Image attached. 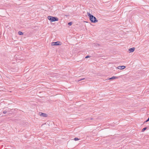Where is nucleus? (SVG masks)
I'll return each mask as SVG.
<instances>
[{
	"label": "nucleus",
	"mask_w": 149,
	"mask_h": 149,
	"mask_svg": "<svg viewBox=\"0 0 149 149\" xmlns=\"http://www.w3.org/2000/svg\"><path fill=\"white\" fill-rule=\"evenodd\" d=\"M87 15L89 17L90 20L91 22L96 23L98 22L96 18L89 13L88 12Z\"/></svg>",
	"instance_id": "f257e3e1"
},
{
	"label": "nucleus",
	"mask_w": 149,
	"mask_h": 149,
	"mask_svg": "<svg viewBox=\"0 0 149 149\" xmlns=\"http://www.w3.org/2000/svg\"><path fill=\"white\" fill-rule=\"evenodd\" d=\"M47 18L51 22L58 21V19L57 17L51 16H48Z\"/></svg>",
	"instance_id": "f03ea898"
},
{
	"label": "nucleus",
	"mask_w": 149,
	"mask_h": 149,
	"mask_svg": "<svg viewBox=\"0 0 149 149\" xmlns=\"http://www.w3.org/2000/svg\"><path fill=\"white\" fill-rule=\"evenodd\" d=\"M39 115L41 116L44 117H47V114L46 113H43L41 112H40L39 113Z\"/></svg>",
	"instance_id": "7ed1b4c3"
},
{
	"label": "nucleus",
	"mask_w": 149,
	"mask_h": 149,
	"mask_svg": "<svg viewBox=\"0 0 149 149\" xmlns=\"http://www.w3.org/2000/svg\"><path fill=\"white\" fill-rule=\"evenodd\" d=\"M125 66H118L117 67V68L119 69L122 70L125 69Z\"/></svg>",
	"instance_id": "20e7f679"
},
{
	"label": "nucleus",
	"mask_w": 149,
	"mask_h": 149,
	"mask_svg": "<svg viewBox=\"0 0 149 149\" xmlns=\"http://www.w3.org/2000/svg\"><path fill=\"white\" fill-rule=\"evenodd\" d=\"M135 49L134 47L131 48L129 49V51H130V52H132L134 51Z\"/></svg>",
	"instance_id": "39448f33"
},
{
	"label": "nucleus",
	"mask_w": 149,
	"mask_h": 149,
	"mask_svg": "<svg viewBox=\"0 0 149 149\" xmlns=\"http://www.w3.org/2000/svg\"><path fill=\"white\" fill-rule=\"evenodd\" d=\"M60 42L59 41H57L56 42H54V45H60L61 44H60Z\"/></svg>",
	"instance_id": "423d86ee"
},
{
	"label": "nucleus",
	"mask_w": 149,
	"mask_h": 149,
	"mask_svg": "<svg viewBox=\"0 0 149 149\" xmlns=\"http://www.w3.org/2000/svg\"><path fill=\"white\" fill-rule=\"evenodd\" d=\"M118 78V77H116L113 76L112 77L109 78V79L110 80H113Z\"/></svg>",
	"instance_id": "0eeeda50"
},
{
	"label": "nucleus",
	"mask_w": 149,
	"mask_h": 149,
	"mask_svg": "<svg viewBox=\"0 0 149 149\" xmlns=\"http://www.w3.org/2000/svg\"><path fill=\"white\" fill-rule=\"evenodd\" d=\"M10 109H8V110H5V111H4L3 112V113L4 114H6L8 112H9L10 111Z\"/></svg>",
	"instance_id": "6e6552de"
},
{
	"label": "nucleus",
	"mask_w": 149,
	"mask_h": 149,
	"mask_svg": "<svg viewBox=\"0 0 149 149\" xmlns=\"http://www.w3.org/2000/svg\"><path fill=\"white\" fill-rule=\"evenodd\" d=\"M18 34L19 35H22L23 34V33L20 31H19L18 32Z\"/></svg>",
	"instance_id": "1a4fd4ad"
},
{
	"label": "nucleus",
	"mask_w": 149,
	"mask_h": 149,
	"mask_svg": "<svg viewBox=\"0 0 149 149\" xmlns=\"http://www.w3.org/2000/svg\"><path fill=\"white\" fill-rule=\"evenodd\" d=\"M147 128L146 127L144 128H143L142 129V132H144L145 130L147 129Z\"/></svg>",
	"instance_id": "9d476101"
},
{
	"label": "nucleus",
	"mask_w": 149,
	"mask_h": 149,
	"mask_svg": "<svg viewBox=\"0 0 149 149\" xmlns=\"http://www.w3.org/2000/svg\"><path fill=\"white\" fill-rule=\"evenodd\" d=\"M72 22H69L68 23V25H69L70 26L72 25Z\"/></svg>",
	"instance_id": "9b49d317"
},
{
	"label": "nucleus",
	"mask_w": 149,
	"mask_h": 149,
	"mask_svg": "<svg viewBox=\"0 0 149 149\" xmlns=\"http://www.w3.org/2000/svg\"><path fill=\"white\" fill-rule=\"evenodd\" d=\"M75 141H77L79 140V139L78 138H75L74 139Z\"/></svg>",
	"instance_id": "f8f14e48"
},
{
	"label": "nucleus",
	"mask_w": 149,
	"mask_h": 149,
	"mask_svg": "<svg viewBox=\"0 0 149 149\" xmlns=\"http://www.w3.org/2000/svg\"><path fill=\"white\" fill-rule=\"evenodd\" d=\"M51 45L52 46H54V45H54V42H52L51 43Z\"/></svg>",
	"instance_id": "ddd939ff"
},
{
	"label": "nucleus",
	"mask_w": 149,
	"mask_h": 149,
	"mask_svg": "<svg viewBox=\"0 0 149 149\" xmlns=\"http://www.w3.org/2000/svg\"><path fill=\"white\" fill-rule=\"evenodd\" d=\"M85 79V78H82V79H79V80H78V81H81V80H84Z\"/></svg>",
	"instance_id": "4468645a"
},
{
	"label": "nucleus",
	"mask_w": 149,
	"mask_h": 149,
	"mask_svg": "<svg viewBox=\"0 0 149 149\" xmlns=\"http://www.w3.org/2000/svg\"><path fill=\"white\" fill-rule=\"evenodd\" d=\"M92 119H93L91 117V118H88V120H92Z\"/></svg>",
	"instance_id": "2eb2a0df"
},
{
	"label": "nucleus",
	"mask_w": 149,
	"mask_h": 149,
	"mask_svg": "<svg viewBox=\"0 0 149 149\" xmlns=\"http://www.w3.org/2000/svg\"><path fill=\"white\" fill-rule=\"evenodd\" d=\"M90 57V56H87L85 57V58H88Z\"/></svg>",
	"instance_id": "dca6fc26"
},
{
	"label": "nucleus",
	"mask_w": 149,
	"mask_h": 149,
	"mask_svg": "<svg viewBox=\"0 0 149 149\" xmlns=\"http://www.w3.org/2000/svg\"><path fill=\"white\" fill-rule=\"evenodd\" d=\"M149 121V117L148 118V119L147 120V121Z\"/></svg>",
	"instance_id": "f3484780"
},
{
	"label": "nucleus",
	"mask_w": 149,
	"mask_h": 149,
	"mask_svg": "<svg viewBox=\"0 0 149 149\" xmlns=\"http://www.w3.org/2000/svg\"><path fill=\"white\" fill-rule=\"evenodd\" d=\"M148 121H147V120L145 121L144 122V123H146L147 122H148Z\"/></svg>",
	"instance_id": "a211bd4d"
}]
</instances>
